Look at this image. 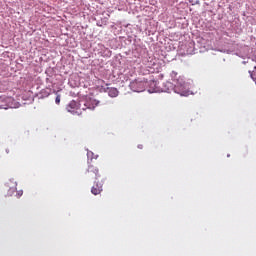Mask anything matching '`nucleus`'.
Segmentation results:
<instances>
[{"mask_svg":"<svg viewBox=\"0 0 256 256\" xmlns=\"http://www.w3.org/2000/svg\"><path fill=\"white\" fill-rule=\"evenodd\" d=\"M138 149H143V145H138Z\"/></svg>","mask_w":256,"mask_h":256,"instance_id":"nucleus-9","label":"nucleus"},{"mask_svg":"<svg viewBox=\"0 0 256 256\" xmlns=\"http://www.w3.org/2000/svg\"><path fill=\"white\" fill-rule=\"evenodd\" d=\"M103 191V181H95L93 187L91 188L92 195H100Z\"/></svg>","mask_w":256,"mask_h":256,"instance_id":"nucleus-5","label":"nucleus"},{"mask_svg":"<svg viewBox=\"0 0 256 256\" xmlns=\"http://www.w3.org/2000/svg\"><path fill=\"white\" fill-rule=\"evenodd\" d=\"M105 92L108 93L109 97H117L119 95V90L117 88H106Z\"/></svg>","mask_w":256,"mask_h":256,"instance_id":"nucleus-7","label":"nucleus"},{"mask_svg":"<svg viewBox=\"0 0 256 256\" xmlns=\"http://www.w3.org/2000/svg\"><path fill=\"white\" fill-rule=\"evenodd\" d=\"M147 85H149V83L145 80V78H138L130 83L131 89H133L136 93L143 92L146 89Z\"/></svg>","mask_w":256,"mask_h":256,"instance_id":"nucleus-2","label":"nucleus"},{"mask_svg":"<svg viewBox=\"0 0 256 256\" xmlns=\"http://www.w3.org/2000/svg\"><path fill=\"white\" fill-rule=\"evenodd\" d=\"M55 103H56L57 105H59V103H61V96H60V95H58V96L56 97Z\"/></svg>","mask_w":256,"mask_h":256,"instance_id":"nucleus-8","label":"nucleus"},{"mask_svg":"<svg viewBox=\"0 0 256 256\" xmlns=\"http://www.w3.org/2000/svg\"><path fill=\"white\" fill-rule=\"evenodd\" d=\"M67 112L72 113V115H80L81 109H79V104L72 100L67 106H66Z\"/></svg>","mask_w":256,"mask_h":256,"instance_id":"nucleus-3","label":"nucleus"},{"mask_svg":"<svg viewBox=\"0 0 256 256\" xmlns=\"http://www.w3.org/2000/svg\"><path fill=\"white\" fill-rule=\"evenodd\" d=\"M87 172H88V177L90 179H96L98 180L99 179V169H97V167L93 166V165H89L88 166V169H87Z\"/></svg>","mask_w":256,"mask_h":256,"instance_id":"nucleus-4","label":"nucleus"},{"mask_svg":"<svg viewBox=\"0 0 256 256\" xmlns=\"http://www.w3.org/2000/svg\"><path fill=\"white\" fill-rule=\"evenodd\" d=\"M101 83H105V81H104V80H101Z\"/></svg>","mask_w":256,"mask_h":256,"instance_id":"nucleus-10","label":"nucleus"},{"mask_svg":"<svg viewBox=\"0 0 256 256\" xmlns=\"http://www.w3.org/2000/svg\"><path fill=\"white\" fill-rule=\"evenodd\" d=\"M174 93L181 95V97H188L189 88L187 87V83H185L182 78L176 80L174 85Z\"/></svg>","mask_w":256,"mask_h":256,"instance_id":"nucleus-1","label":"nucleus"},{"mask_svg":"<svg viewBox=\"0 0 256 256\" xmlns=\"http://www.w3.org/2000/svg\"><path fill=\"white\" fill-rule=\"evenodd\" d=\"M97 105H99V101L95 100L93 98H90L89 100H87V102L85 103V107L86 109H90L91 111H93V109H95V107H97Z\"/></svg>","mask_w":256,"mask_h":256,"instance_id":"nucleus-6","label":"nucleus"}]
</instances>
